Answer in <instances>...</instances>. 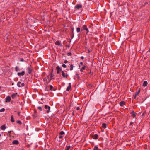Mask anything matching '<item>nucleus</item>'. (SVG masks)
Returning a JSON list of instances; mask_svg holds the SVG:
<instances>
[{"label":"nucleus","instance_id":"obj_1","mask_svg":"<svg viewBox=\"0 0 150 150\" xmlns=\"http://www.w3.org/2000/svg\"><path fill=\"white\" fill-rule=\"evenodd\" d=\"M27 70L28 73L29 74H31L33 70V69L30 66H29L27 68Z\"/></svg>","mask_w":150,"mask_h":150},{"label":"nucleus","instance_id":"obj_2","mask_svg":"<svg viewBox=\"0 0 150 150\" xmlns=\"http://www.w3.org/2000/svg\"><path fill=\"white\" fill-rule=\"evenodd\" d=\"M45 109L47 110V111H46V112L47 113H48L50 112V107L47 106V105H45Z\"/></svg>","mask_w":150,"mask_h":150},{"label":"nucleus","instance_id":"obj_3","mask_svg":"<svg viewBox=\"0 0 150 150\" xmlns=\"http://www.w3.org/2000/svg\"><path fill=\"white\" fill-rule=\"evenodd\" d=\"M24 83H21V82L19 81L17 83V85L19 87H21L24 86Z\"/></svg>","mask_w":150,"mask_h":150},{"label":"nucleus","instance_id":"obj_4","mask_svg":"<svg viewBox=\"0 0 150 150\" xmlns=\"http://www.w3.org/2000/svg\"><path fill=\"white\" fill-rule=\"evenodd\" d=\"M62 75L64 78L67 77L68 76V74L65 73L64 71H62Z\"/></svg>","mask_w":150,"mask_h":150},{"label":"nucleus","instance_id":"obj_5","mask_svg":"<svg viewBox=\"0 0 150 150\" xmlns=\"http://www.w3.org/2000/svg\"><path fill=\"white\" fill-rule=\"evenodd\" d=\"M82 5L80 4H77L75 6V8L78 9H79L80 8L82 7Z\"/></svg>","mask_w":150,"mask_h":150},{"label":"nucleus","instance_id":"obj_6","mask_svg":"<svg viewBox=\"0 0 150 150\" xmlns=\"http://www.w3.org/2000/svg\"><path fill=\"white\" fill-rule=\"evenodd\" d=\"M83 28L84 30H85L87 31L86 33L87 34L89 30L88 28H87V26L86 25H84L83 26Z\"/></svg>","mask_w":150,"mask_h":150},{"label":"nucleus","instance_id":"obj_7","mask_svg":"<svg viewBox=\"0 0 150 150\" xmlns=\"http://www.w3.org/2000/svg\"><path fill=\"white\" fill-rule=\"evenodd\" d=\"M11 100V97L9 96H7L6 98V102H9Z\"/></svg>","mask_w":150,"mask_h":150},{"label":"nucleus","instance_id":"obj_8","mask_svg":"<svg viewBox=\"0 0 150 150\" xmlns=\"http://www.w3.org/2000/svg\"><path fill=\"white\" fill-rule=\"evenodd\" d=\"M71 83H69V86L67 87V88L66 89V91H69L71 88Z\"/></svg>","mask_w":150,"mask_h":150},{"label":"nucleus","instance_id":"obj_9","mask_svg":"<svg viewBox=\"0 0 150 150\" xmlns=\"http://www.w3.org/2000/svg\"><path fill=\"white\" fill-rule=\"evenodd\" d=\"M25 74V72L24 71H22L21 72H18L17 74V75L18 76H23V75Z\"/></svg>","mask_w":150,"mask_h":150},{"label":"nucleus","instance_id":"obj_10","mask_svg":"<svg viewBox=\"0 0 150 150\" xmlns=\"http://www.w3.org/2000/svg\"><path fill=\"white\" fill-rule=\"evenodd\" d=\"M55 44L56 45H60L61 46H62V44H61V42L59 41H56L55 43Z\"/></svg>","mask_w":150,"mask_h":150},{"label":"nucleus","instance_id":"obj_11","mask_svg":"<svg viewBox=\"0 0 150 150\" xmlns=\"http://www.w3.org/2000/svg\"><path fill=\"white\" fill-rule=\"evenodd\" d=\"M12 143L13 144H18V142L17 140H14L13 141Z\"/></svg>","mask_w":150,"mask_h":150},{"label":"nucleus","instance_id":"obj_12","mask_svg":"<svg viewBox=\"0 0 150 150\" xmlns=\"http://www.w3.org/2000/svg\"><path fill=\"white\" fill-rule=\"evenodd\" d=\"M147 82L146 81H145L143 83V86L145 87L147 85Z\"/></svg>","mask_w":150,"mask_h":150},{"label":"nucleus","instance_id":"obj_13","mask_svg":"<svg viewBox=\"0 0 150 150\" xmlns=\"http://www.w3.org/2000/svg\"><path fill=\"white\" fill-rule=\"evenodd\" d=\"M136 114H137L136 113L134 112V111H132V116L133 117V118H134L136 117Z\"/></svg>","mask_w":150,"mask_h":150},{"label":"nucleus","instance_id":"obj_14","mask_svg":"<svg viewBox=\"0 0 150 150\" xmlns=\"http://www.w3.org/2000/svg\"><path fill=\"white\" fill-rule=\"evenodd\" d=\"M1 130H4L6 129L5 126L4 125H2L1 127Z\"/></svg>","mask_w":150,"mask_h":150},{"label":"nucleus","instance_id":"obj_15","mask_svg":"<svg viewBox=\"0 0 150 150\" xmlns=\"http://www.w3.org/2000/svg\"><path fill=\"white\" fill-rule=\"evenodd\" d=\"M120 105L121 106H123L125 104V102L124 101H121L120 103Z\"/></svg>","mask_w":150,"mask_h":150},{"label":"nucleus","instance_id":"obj_16","mask_svg":"<svg viewBox=\"0 0 150 150\" xmlns=\"http://www.w3.org/2000/svg\"><path fill=\"white\" fill-rule=\"evenodd\" d=\"M98 135L96 134L93 136V138L94 139H98Z\"/></svg>","mask_w":150,"mask_h":150},{"label":"nucleus","instance_id":"obj_17","mask_svg":"<svg viewBox=\"0 0 150 150\" xmlns=\"http://www.w3.org/2000/svg\"><path fill=\"white\" fill-rule=\"evenodd\" d=\"M43 81L45 82L46 83H47V84L49 83V82H48V81L46 78H44L43 79Z\"/></svg>","mask_w":150,"mask_h":150},{"label":"nucleus","instance_id":"obj_18","mask_svg":"<svg viewBox=\"0 0 150 150\" xmlns=\"http://www.w3.org/2000/svg\"><path fill=\"white\" fill-rule=\"evenodd\" d=\"M16 95L17 93L13 94L11 95V97L13 99L16 96Z\"/></svg>","mask_w":150,"mask_h":150},{"label":"nucleus","instance_id":"obj_19","mask_svg":"<svg viewBox=\"0 0 150 150\" xmlns=\"http://www.w3.org/2000/svg\"><path fill=\"white\" fill-rule=\"evenodd\" d=\"M11 120L12 122H14V120L13 115H12L11 117Z\"/></svg>","mask_w":150,"mask_h":150},{"label":"nucleus","instance_id":"obj_20","mask_svg":"<svg viewBox=\"0 0 150 150\" xmlns=\"http://www.w3.org/2000/svg\"><path fill=\"white\" fill-rule=\"evenodd\" d=\"M102 126L105 129L107 127V125L105 123L103 124Z\"/></svg>","mask_w":150,"mask_h":150},{"label":"nucleus","instance_id":"obj_21","mask_svg":"<svg viewBox=\"0 0 150 150\" xmlns=\"http://www.w3.org/2000/svg\"><path fill=\"white\" fill-rule=\"evenodd\" d=\"M15 70L16 72H18V71H20V69H19L17 66H16L15 67Z\"/></svg>","mask_w":150,"mask_h":150},{"label":"nucleus","instance_id":"obj_22","mask_svg":"<svg viewBox=\"0 0 150 150\" xmlns=\"http://www.w3.org/2000/svg\"><path fill=\"white\" fill-rule=\"evenodd\" d=\"M56 69H57V70H59L60 71H62V69L60 68L59 66H57Z\"/></svg>","mask_w":150,"mask_h":150},{"label":"nucleus","instance_id":"obj_23","mask_svg":"<svg viewBox=\"0 0 150 150\" xmlns=\"http://www.w3.org/2000/svg\"><path fill=\"white\" fill-rule=\"evenodd\" d=\"M80 31V28L79 27H78L76 28V31L77 32H79Z\"/></svg>","mask_w":150,"mask_h":150},{"label":"nucleus","instance_id":"obj_24","mask_svg":"<svg viewBox=\"0 0 150 150\" xmlns=\"http://www.w3.org/2000/svg\"><path fill=\"white\" fill-rule=\"evenodd\" d=\"M70 67V70L71 71L72 70H73V65L72 64L71 65Z\"/></svg>","mask_w":150,"mask_h":150},{"label":"nucleus","instance_id":"obj_25","mask_svg":"<svg viewBox=\"0 0 150 150\" xmlns=\"http://www.w3.org/2000/svg\"><path fill=\"white\" fill-rule=\"evenodd\" d=\"M93 149V150H98V147L97 146H95Z\"/></svg>","mask_w":150,"mask_h":150},{"label":"nucleus","instance_id":"obj_26","mask_svg":"<svg viewBox=\"0 0 150 150\" xmlns=\"http://www.w3.org/2000/svg\"><path fill=\"white\" fill-rule=\"evenodd\" d=\"M71 147V146L69 145L67 146L66 148V150H69Z\"/></svg>","mask_w":150,"mask_h":150},{"label":"nucleus","instance_id":"obj_27","mask_svg":"<svg viewBox=\"0 0 150 150\" xmlns=\"http://www.w3.org/2000/svg\"><path fill=\"white\" fill-rule=\"evenodd\" d=\"M5 109L4 108H2L0 110V112H4L5 111Z\"/></svg>","mask_w":150,"mask_h":150},{"label":"nucleus","instance_id":"obj_28","mask_svg":"<svg viewBox=\"0 0 150 150\" xmlns=\"http://www.w3.org/2000/svg\"><path fill=\"white\" fill-rule=\"evenodd\" d=\"M85 66H84L81 69V71H83V70H84L85 69Z\"/></svg>","mask_w":150,"mask_h":150},{"label":"nucleus","instance_id":"obj_29","mask_svg":"<svg viewBox=\"0 0 150 150\" xmlns=\"http://www.w3.org/2000/svg\"><path fill=\"white\" fill-rule=\"evenodd\" d=\"M72 35H73V37L74 36V28H72Z\"/></svg>","mask_w":150,"mask_h":150},{"label":"nucleus","instance_id":"obj_30","mask_svg":"<svg viewBox=\"0 0 150 150\" xmlns=\"http://www.w3.org/2000/svg\"><path fill=\"white\" fill-rule=\"evenodd\" d=\"M16 122L17 123H18V124H21V122L20 121V120H17L16 121Z\"/></svg>","mask_w":150,"mask_h":150},{"label":"nucleus","instance_id":"obj_31","mask_svg":"<svg viewBox=\"0 0 150 150\" xmlns=\"http://www.w3.org/2000/svg\"><path fill=\"white\" fill-rule=\"evenodd\" d=\"M64 132L63 131H61L60 133V134L62 135L64 134Z\"/></svg>","mask_w":150,"mask_h":150},{"label":"nucleus","instance_id":"obj_32","mask_svg":"<svg viewBox=\"0 0 150 150\" xmlns=\"http://www.w3.org/2000/svg\"><path fill=\"white\" fill-rule=\"evenodd\" d=\"M38 108L40 110V111H42V108L41 107H40V106H39V107H38Z\"/></svg>","mask_w":150,"mask_h":150},{"label":"nucleus","instance_id":"obj_33","mask_svg":"<svg viewBox=\"0 0 150 150\" xmlns=\"http://www.w3.org/2000/svg\"><path fill=\"white\" fill-rule=\"evenodd\" d=\"M140 92V88H139L137 93V94L138 95L139 93Z\"/></svg>","mask_w":150,"mask_h":150},{"label":"nucleus","instance_id":"obj_34","mask_svg":"<svg viewBox=\"0 0 150 150\" xmlns=\"http://www.w3.org/2000/svg\"><path fill=\"white\" fill-rule=\"evenodd\" d=\"M67 55L68 56H71V54L70 52H69L67 53Z\"/></svg>","mask_w":150,"mask_h":150},{"label":"nucleus","instance_id":"obj_35","mask_svg":"<svg viewBox=\"0 0 150 150\" xmlns=\"http://www.w3.org/2000/svg\"><path fill=\"white\" fill-rule=\"evenodd\" d=\"M62 67L64 68H66V65L65 64H63L62 65Z\"/></svg>","mask_w":150,"mask_h":150},{"label":"nucleus","instance_id":"obj_36","mask_svg":"<svg viewBox=\"0 0 150 150\" xmlns=\"http://www.w3.org/2000/svg\"><path fill=\"white\" fill-rule=\"evenodd\" d=\"M50 90H52L53 88V86L52 85H50Z\"/></svg>","mask_w":150,"mask_h":150},{"label":"nucleus","instance_id":"obj_37","mask_svg":"<svg viewBox=\"0 0 150 150\" xmlns=\"http://www.w3.org/2000/svg\"><path fill=\"white\" fill-rule=\"evenodd\" d=\"M68 62V61L67 60H65V61H64V63H67Z\"/></svg>","mask_w":150,"mask_h":150},{"label":"nucleus","instance_id":"obj_38","mask_svg":"<svg viewBox=\"0 0 150 150\" xmlns=\"http://www.w3.org/2000/svg\"><path fill=\"white\" fill-rule=\"evenodd\" d=\"M20 61L22 62H23V61H24V59L23 58H21Z\"/></svg>","mask_w":150,"mask_h":150},{"label":"nucleus","instance_id":"obj_39","mask_svg":"<svg viewBox=\"0 0 150 150\" xmlns=\"http://www.w3.org/2000/svg\"><path fill=\"white\" fill-rule=\"evenodd\" d=\"M137 93H136V94L135 95V96H134V99H136V96H137Z\"/></svg>","mask_w":150,"mask_h":150},{"label":"nucleus","instance_id":"obj_40","mask_svg":"<svg viewBox=\"0 0 150 150\" xmlns=\"http://www.w3.org/2000/svg\"><path fill=\"white\" fill-rule=\"evenodd\" d=\"M60 71H60L59 70H57V73H59Z\"/></svg>","mask_w":150,"mask_h":150},{"label":"nucleus","instance_id":"obj_41","mask_svg":"<svg viewBox=\"0 0 150 150\" xmlns=\"http://www.w3.org/2000/svg\"><path fill=\"white\" fill-rule=\"evenodd\" d=\"M79 109H80L79 107H77V108H76V110H79Z\"/></svg>","mask_w":150,"mask_h":150},{"label":"nucleus","instance_id":"obj_42","mask_svg":"<svg viewBox=\"0 0 150 150\" xmlns=\"http://www.w3.org/2000/svg\"><path fill=\"white\" fill-rule=\"evenodd\" d=\"M48 82H49V83L50 82L51 80V79H48Z\"/></svg>","mask_w":150,"mask_h":150},{"label":"nucleus","instance_id":"obj_43","mask_svg":"<svg viewBox=\"0 0 150 150\" xmlns=\"http://www.w3.org/2000/svg\"><path fill=\"white\" fill-rule=\"evenodd\" d=\"M81 59H84V57H83V56H81Z\"/></svg>","mask_w":150,"mask_h":150},{"label":"nucleus","instance_id":"obj_44","mask_svg":"<svg viewBox=\"0 0 150 150\" xmlns=\"http://www.w3.org/2000/svg\"><path fill=\"white\" fill-rule=\"evenodd\" d=\"M18 115L19 116L20 115V112H18Z\"/></svg>","mask_w":150,"mask_h":150},{"label":"nucleus","instance_id":"obj_45","mask_svg":"<svg viewBox=\"0 0 150 150\" xmlns=\"http://www.w3.org/2000/svg\"><path fill=\"white\" fill-rule=\"evenodd\" d=\"M80 64L81 65H83V63L82 62H80Z\"/></svg>","mask_w":150,"mask_h":150},{"label":"nucleus","instance_id":"obj_46","mask_svg":"<svg viewBox=\"0 0 150 150\" xmlns=\"http://www.w3.org/2000/svg\"><path fill=\"white\" fill-rule=\"evenodd\" d=\"M63 137L62 136H60L59 137V138L60 139L62 138Z\"/></svg>","mask_w":150,"mask_h":150},{"label":"nucleus","instance_id":"obj_47","mask_svg":"<svg viewBox=\"0 0 150 150\" xmlns=\"http://www.w3.org/2000/svg\"><path fill=\"white\" fill-rule=\"evenodd\" d=\"M33 116L34 118H35L36 117V116L35 115H33Z\"/></svg>","mask_w":150,"mask_h":150},{"label":"nucleus","instance_id":"obj_48","mask_svg":"<svg viewBox=\"0 0 150 150\" xmlns=\"http://www.w3.org/2000/svg\"><path fill=\"white\" fill-rule=\"evenodd\" d=\"M47 79H49V76H47Z\"/></svg>","mask_w":150,"mask_h":150},{"label":"nucleus","instance_id":"obj_49","mask_svg":"<svg viewBox=\"0 0 150 150\" xmlns=\"http://www.w3.org/2000/svg\"><path fill=\"white\" fill-rule=\"evenodd\" d=\"M133 123V122H131L130 123V125H132V124Z\"/></svg>","mask_w":150,"mask_h":150},{"label":"nucleus","instance_id":"obj_50","mask_svg":"<svg viewBox=\"0 0 150 150\" xmlns=\"http://www.w3.org/2000/svg\"><path fill=\"white\" fill-rule=\"evenodd\" d=\"M11 131H9L8 132V133L9 134H10L11 133Z\"/></svg>","mask_w":150,"mask_h":150},{"label":"nucleus","instance_id":"obj_51","mask_svg":"<svg viewBox=\"0 0 150 150\" xmlns=\"http://www.w3.org/2000/svg\"><path fill=\"white\" fill-rule=\"evenodd\" d=\"M53 77V76H52V75H51V79H52V77Z\"/></svg>","mask_w":150,"mask_h":150},{"label":"nucleus","instance_id":"obj_52","mask_svg":"<svg viewBox=\"0 0 150 150\" xmlns=\"http://www.w3.org/2000/svg\"><path fill=\"white\" fill-rule=\"evenodd\" d=\"M91 26H92V25H90L88 27H89V28H91Z\"/></svg>","mask_w":150,"mask_h":150},{"label":"nucleus","instance_id":"obj_53","mask_svg":"<svg viewBox=\"0 0 150 150\" xmlns=\"http://www.w3.org/2000/svg\"><path fill=\"white\" fill-rule=\"evenodd\" d=\"M76 75L77 76H78L79 74H76Z\"/></svg>","mask_w":150,"mask_h":150},{"label":"nucleus","instance_id":"obj_54","mask_svg":"<svg viewBox=\"0 0 150 150\" xmlns=\"http://www.w3.org/2000/svg\"><path fill=\"white\" fill-rule=\"evenodd\" d=\"M149 51L150 52V48L149 49Z\"/></svg>","mask_w":150,"mask_h":150},{"label":"nucleus","instance_id":"obj_55","mask_svg":"<svg viewBox=\"0 0 150 150\" xmlns=\"http://www.w3.org/2000/svg\"><path fill=\"white\" fill-rule=\"evenodd\" d=\"M73 115H74V113H73Z\"/></svg>","mask_w":150,"mask_h":150},{"label":"nucleus","instance_id":"obj_56","mask_svg":"<svg viewBox=\"0 0 150 150\" xmlns=\"http://www.w3.org/2000/svg\"><path fill=\"white\" fill-rule=\"evenodd\" d=\"M1 136V135L0 134V137Z\"/></svg>","mask_w":150,"mask_h":150}]
</instances>
